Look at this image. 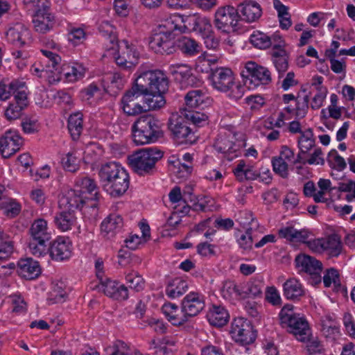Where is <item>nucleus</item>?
I'll return each mask as SVG.
<instances>
[{
	"label": "nucleus",
	"instance_id": "obj_35",
	"mask_svg": "<svg viewBox=\"0 0 355 355\" xmlns=\"http://www.w3.org/2000/svg\"><path fill=\"white\" fill-rule=\"evenodd\" d=\"M86 69L85 67L78 62L65 64L62 67L63 76L68 82H76L84 77Z\"/></svg>",
	"mask_w": 355,
	"mask_h": 355
},
{
	"label": "nucleus",
	"instance_id": "obj_2",
	"mask_svg": "<svg viewBox=\"0 0 355 355\" xmlns=\"http://www.w3.org/2000/svg\"><path fill=\"white\" fill-rule=\"evenodd\" d=\"M132 132L136 145L154 143L163 135L159 121L151 114L139 117L132 125Z\"/></svg>",
	"mask_w": 355,
	"mask_h": 355
},
{
	"label": "nucleus",
	"instance_id": "obj_40",
	"mask_svg": "<svg viewBox=\"0 0 355 355\" xmlns=\"http://www.w3.org/2000/svg\"><path fill=\"white\" fill-rule=\"evenodd\" d=\"M24 6L33 15H39L51 12V3L49 0H24Z\"/></svg>",
	"mask_w": 355,
	"mask_h": 355
},
{
	"label": "nucleus",
	"instance_id": "obj_53",
	"mask_svg": "<svg viewBox=\"0 0 355 355\" xmlns=\"http://www.w3.org/2000/svg\"><path fill=\"white\" fill-rule=\"evenodd\" d=\"M263 284L260 281H250L242 290L243 297H257L262 293Z\"/></svg>",
	"mask_w": 355,
	"mask_h": 355
},
{
	"label": "nucleus",
	"instance_id": "obj_39",
	"mask_svg": "<svg viewBox=\"0 0 355 355\" xmlns=\"http://www.w3.org/2000/svg\"><path fill=\"white\" fill-rule=\"evenodd\" d=\"M144 103L146 105L147 110H156L162 108L166 104V100L164 97V93L160 92H142Z\"/></svg>",
	"mask_w": 355,
	"mask_h": 355
},
{
	"label": "nucleus",
	"instance_id": "obj_10",
	"mask_svg": "<svg viewBox=\"0 0 355 355\" xmlns=\"http://www.w3.org/2000/svg\"><path fill=\"white\" fill-rule=\"evenodd\" d=\"M168 129L173 138L178 144H193L196 141V137L194 132L181 116L170 119Z\"/></svg>",
	"mask_w": 355,
	"mask_h": 355
},
{
	"label": "nucleus",
	"instance_id": "obj_21",
	"mask_svg": "<svg viewBox=\"0 0 355 355\" xmlns=\"http://www.w3.org/2000/svg\"><path fill=\"white\" fill-rule=\"evenodd\" d=\"M240 20L248 23L257 21L262 15L261 6L254 1H245L237 7Z\"/></svg>",
	"mask_w": 355,
	"mask_h": 355
},
{
	"label": "nucleus",
	"instance_id": "obj_45",
	"mask_svg": "<svg viewBox=\"0 0 355 355\" xmlns=\"http://www.w3.org/2000/svg\"><path fill=\"white\" fill-rule=\"evenodd\" d=\"M50 241L30 239V252L36 257H44L50 252Z\"/></svg>",
	"mask_w": 355,
	"mask_h": 355
},
{
	"label": "nucleus",
	"instance_id": "obj_42",
	"mask_svg": "<svg viewBox=\"0 0 355 355\" xmlns=\"http://www.w3.org/2000/svg\"><path fill=\"white\" fill-rule=\"evenodd\" d=\"M75 221L76 217L73 212L69 210L60 212L54 218L57 227L63 232L70 230Z\"/></svg>",
	"mask_w": 355,
	"mask_h": 355
},
{
	"label": "nucleus",
	"instance_id": "obj_26",
	"mask_svg": "<svg viewBox=\"0 0 355 355\" xmlns=\"http://www.w3.org/2000/svg\"><path fill=\"white\" fill-rule=\"evenodd\" d=\"M283 295L287 300L298 302L305 296L306 291L298 279L290 278L283 284Z\"/></svg>",
	"mask_w": 355,
	"mask_h": 355
},
{
	"label": "nucleus",
	"instance_id": "obj_60",
	"mask_svg": "<svg viewBox=\"0 0 355 355\" xmlns=\"http://www.w3.org/2000/svg\"><path fill=\"white\" fill-rule=\"evenodd\" d=\"M15 80L6 84L4 81L0 82V101H4L10 98L16 85Z\"/></svg>",
	"mask_w": 355,
	"mask_h": 355
},
{
	"label": "nucleus",
	"instance_id": "obj_20",
	"mask_svg": "<svg viewBox=\"0 0 355 355\" xmlns=\"http://www.w3.org/2000/svg\"><path fill=\"white\" fill-rule=\"evenodd\" d=\"M205 303L200 294L190 293L182 302V311L187 318L197 315L204 308Z\"/></svg>",
	"mask_w": 355,
	"mask_h": 355
},
{
	"label": "nucleus",
	"instance_id": "obj_25",
	"mask_svg": "<svg viewBox=\"0 0 355 355\" xmlns=\"http://www.w3.org/2000/svg\"><path fill=\"white\" fill-rule=\"evenodd\" d=\"M17 272L22 278L31 280L41 274L39 263L31 258L21 259L18 261Z\"/></svg>",
	"mask_w": 355,
	"mask_h": 355
},
{
	"label": "nucleus",
	"instance_id": "obj_54",
	"mask_svg": "<svg viewBox=\"0 0 355 355\" xmlns=\"http://www.w3.org/2000/svg\"><path fill=\"white\" fill-rule=\"evenodd\" d=\"M79 159L74 153H68L62 159V165L66 171L75 173L79 169Z\"/></svg>",
	"mask_w": 355,
	"mask_h": 355
},
{
	"label": "nucleus",
	"instance_id": "obj_55",
	"mask_svg": "<svg viewBox=\"0 0 355 355\" xmlns=\"http://www.w3.org/2000/svg\"><path fill=\"white\" fill-rule=\"evenodd\" d=\"M108 355H129V347L122 340H116L112 346L107 347Z\"/></svg>",
	"mask_w": 355,
	"mask_h": 355
},
{
	"label": "nucleus",
	"instance_id": "obj_7",
	"mask_svg": "<svg viewBox=\"0 0 355 355\" xmlns=\"http://www.w3.org/2000/svg\"><path fill=\"white\" fill-rule=\"evenodd\" d=\"M241 76L245 79V85L254 84V86L259 85H268L271 80L270 71L264 67L258 65L256 62L252 61L247 62L245 64L243 69L241 71Z\"/></svg>",
	"mask_w": 355,
	"mask_h": 355
},
{
	"label": "nucleus",
	"instance_id": "obj_57",
	"mask_svg": "<svg viewBox=\"0 0 355 355\" xmlns=\"http://www.w3.org/2000/svg\"><path fill=\"white\" fill-rule=\"evenodd\" d=\"M25 108L21 107L20 105L11 103L6 107L4 116L8 121H13L19 119L22 115L23 110Z\"/></svg>",
	"mask_w": 355,
	"mask_h": 355
},
{
	"label": "nucleus",
	"instance_id": "obj_56",
	"mask_svg": "<svg viewBox=\"0 0 355 355\" xmlns=\"http://www.w3.org/2000/svg\"><path fill=\"white\" fill-rule=\"evenodd\" d=\"M240 248L244 250H250L253 245L252 227H248L245 232L237 239Z\"/></svg>",
	"mask_w": 355,
	"mask_h": 355
},
{
	"label": "nucleus",
	"instance_id": "obj_31",
	"mask_svg": "<svg viewBox=\"0 0 355 355\" xmlns=\"http://www.w3.org/2000/svg\"><path fill=\"white\" fill-rule=\"evenodd\" d=\"M181 21L176 17H169L159 25V32H163L164 34L175 38V36L182 33H184L187 26L182 25Z\"/></svg>",
	"mask_w": 355,
	"mask_h": 355
},
{
	"label": "nucleus",
	"instance_id": "obj_19",
	"mask_svg": "<svg viewBox=\"0 0 355 355\" xmlns=\"http://www.w3.org/2000/svg\"><path fill=\"white\" fill-rule=\"evenodd\" d=\"M6 36L8 42L19 47L28 44L31 40L30 31L21 23L10 27Z\"/></svg>",
	"mask_w": 355,
	"mask_h": 355
},
{
	"label": "nucleus",
	"instance_id": "obj_6",
	"mask_svg": "<svg viewBox=\"0 0 355 355\" xmlns=\"http://www.w3.org/2000/svg\"><path fill=\"white\" fill-rule=\"evenodd\" d=\"M230 334L232 339L243 346L254 343L257 337L250 322L243 318H237L233 320Z\"/></svg>",
	"mask_w": 355,
	"mask_h": 355
},
{
	"label": "nucleus",
	"instance_id": "obj_51",
	"mask_svg": "<svg viewBox=\"0 0 355 355\" xmlns=\"http://www.w3.org/2000/svg\"><path fill=\"white\" fill-rule=\"evenodd\" d=\"M327 162L329 166L338 171H343L346 166V162L343 157L338 155L336 150H331L327 156Z\"/></svg>",
	"mask_w": 355,
	"mask_h": 355
},
{
	"label": "nucleus",
	"instance_id": "obj_63",
	"mask_svg": "<svg viewBox=\"0 0 355 355\" xmlns=\"http://www.w3.org/2000/svg\"><path fill=\"white\" fill-rule=\"evenodd\" d=\"M245 89V87L244 85L236 83L234 80L231 89L227 92H229L228 97L234 101H238L243 96Z\"/></svg>",
	"mask_w": 355,
	"mask_h": 355
},
{
	"label": "nucleus",
	"instance_id": "obj_50",
	"mask_svg": "<svg viewBox=\"0 0 355 355\" xmlns=\"http://www.w3.org/2000/svg\"><path fill=\"white\" fill-rule=\"evenodd\" d=\"M221 293L224 298L230 300L234 297H242V291L239 288L236 284L232 281L224 282L221 288Z\"/></svg>",
	"mask_w": 355,
	"mask_h": 355
},
{
	"label": "nucleus",
	"instance_id": "obj_33",
	"mask_svg": "<svg viewBox=\"0 0 355 355\" xmlns=\"http://www.w3.org/2000/svg\"><path fill=\"white\" fill-rule=\"evenodd\" d=\"M227 311L220 305H213L207 314V318L210 324L216 327L225 325L229 320Z\"/></svg>",
	"mask_w": 355,
	"mask_h": 355
},
{
	"label": "nucleus",
	"instance_id": "obj_1",
	"mask_svg": "<svg viewBox=\"0 0 355 355\" xmlns=\"http://www.w3.org/2000/svg\"><path fill=\"white\" fill-rule=\"evenodd\" d=\"M76 184L80 189L68 191L60 199V205L72 212L84 205L96 207L99 193L95 181L88 177H83L77 179Z\"/></svg>",
	"mask_w": 355,
	"mask_h": 355
},
{
	"label": "nucleus",
	"instance_id": "obj_28",
	"mask_svg": "<svg viewBox=\"0 0 355 355\" xmlns=\"http://www.w3.org/2000/svg\"><path fill=\"white\" fill-rule=\"evenodd\" d=\"M130 184L129 175L125 170L105 189L110 196L119 197L128 190Z\"/></svg>",
	"mask_w": 355,
	"mask_h": 355
},
{
	"label": "nucleus",
	"instance_id": "obj_24",
	"mask_svg": "<svg viewBox=\"0 0 355 355\" xmlns=\"http://www.w3.org/2000/svg\"><path fill=\"white\" fill-rule=\"evenodd\" d=\"M71 243L64 237H58L50 245V256L55 261L68 259L71 255Z\"/></svg>",
	"mask_w": 355,
	"mask_h": 355
},
{
	"label": "nucleus",
	"instance_id": "obj_34",
	"mask_svg": "<svg viewBox=\"0 0 355 355\" xmlns=\"http://www.w3.org/2000/svg\"><path fill=\"white\" fill-rule=\"evenodd\" d=\"M189 288L188 282L180 277L170 280L166 286V295L171 299L182 296Z\"/></svg>",
	"mask_w": 355,
	"mask_h": 355
},
{
	"label": "nucleus",
	"instance_id": "obj_48",
	"mask_svg": "<svg viewBox=\"0 0 355 355\" xmlns=\"http://www.w3.org/2000/svg\"><path fill=\"white\" fill-rule=\"evenodd\" d=\"M214 146L218 153L224 154H231L236 151V149L235 148V144L227 136L218 137L216 139Z\"/></svg>",
	"mask_w": 355,
	"mask_h": 355
},
{
	"label": "nucleus",
	"instance_id": "obj_27",
	"mask_svg": "<svg viewBox=\"0 0 355 355\" xmlns=\"http://www.w3.org/2000/svg\"><path fill=\"white\" fill-rule=\"evenodd\" d=\"M30 239L51 241V232L47 221L43 218L35 220L29 229Z\"/></svg>",
	"mask_w": 355,
	"mask_h": 355
},
{
	"label": "nucleus",
	"instance_id": "obj_18",
	"mask_svg": "<svg viewBox=\"0 0 355 355\" xmlns=\"http://www.w3.org/2000/svg\"><path fill=\"white\" fill-rule=\"evenodd\" d=\"M139 53L135 46L123 41L119 46V55L116 57V62L123 69H131L138 63Z\"/></svg>",
	"mask_w": 355,
	"mask_h": 355
},
{
	"label": "nucleus",
	"instance_id": "obj_4",
	"mask_svg": "<svg viewBox=\"0 0 355 355\" xmlns=\"http://www.w3.org/2000/svg\"><path fill=\"white\" fill-rule=\"evenodd\" d=\"M135 84L142 92L166 93L168 89L167 76L160 70L146 71L138 74Z\"/></svg>",
	"mask_w": 355,
	"mask_h": 355
},
{
	"label": "nucleus",
	"instance_id": "obj_52",
	"mask_svg": "<svg viewBox=\"0 0 355 355\" xmlns=\"http://www.w3.org/2000/svg\"><path fill=\"white\" fill-rule=\"evenodd\" d=\"M309 96L306 94L304 96L298 95L295 99V116L298 119L304 118L309 108Z\"/></svg>",
	"mask_w": 355,
	"mask_h": 355
},
{
	"label": "nucleus",
	"instance_id": "obj_30",
	"mask_svg": "<svg viewBox=\"0 0 355 355\" xmlns=\"http://www.w3.org/2000/svg\"><path fill=\"white\" fill-rule=\"evenodd\" d=\"M123 224V219L121 216L116 214H110L101 223V233L104 236L112 237L115 232L121 229Z\"/></svg>",
	"mask_w": 355,
	"mask_h": 355
},
{
	"label": "nucleus",
	"instance_id": "obj_64",
	"mask_svg": "<svg viewBox=\"0 0 355 355\" xmlns=\"http://www.w3.org/2000/svg\"><path fill=\"white\" fill-rule=\"evenodd\" d=\"M202 38L207 49H216L219 46L220 40L216 36L213 30L209 33L203 36Z\"/></svg>",
	"mask_w": 355,
	"mask_h": 355
},
{
	"label": "nucleus",
	"instance_id": "obj_17",
	"mask_svg": "<svg viewBox=\"0 0 355 355\" xmlns=\"http://www.w3.org/2000/svg\"><path fill=\"white\" fill-rule=\"evenodd\" d=\"M150 48L156 53L162 55L172 54L175 51V38L158 32L150 37L149 41Z\"/></svg>",
	"mask_w": 355,
	"mask_h": 355
},
{
	"label": "nucleus",
	"instance_id": "obj_13",
	"mask_svg": "<svg viewBox=\"0 0 355 355\" xmlns=\"http://www.w3.org/2000/svg\"><path fill=\"white\" fill-rule=\"evenodd\" d=\"M24 144V139L17 130H9L0 137V153L3 158L15 154Z\"/></svg>",
	"mask_w": 355,
	"mask_h": 355
},
{
	"label": "nucleus",
	"instance_id": "obj_47",
	"mask_svg": "<svg viewBox=\"0 0 355 355\" xmlns=\"http://www.w3.org/2000/svg\"><path fill=\"white\" fill-rule=\"evenodd\" d=\"M125 279L128 287L135 292H140L144 289L145 280L138 272L132 270L125 274Z\"/></svg>",
	"mask_w": 355,
	"mask_h": 355
},
{
	"label": "nucleus",
	"instance_id": "obj_36",
	"mask_svg": "<svg viewBox=\"0 0 355 355\" xmlns=\"http://www.w3.org/2000/svg\"><path fill=\"white\" fill-rule=\"evenodd\" d=\"M177 46L187 56H195L202 51L201 45L194 39L188 37L178 39Z\"/></svg>",
	"mask_w": 355,
	"mask_h": 355
},
{
	"label": "nucleus",
	"instance_id": "obj_9",
	"mask_svg": "<svg viewBox=\"0 0 355 355\" xmlns=\"http://www.w3.org/2000/svg\"><path fill=\"white\" fill-rule=\"evenodd\" d=\"M168 69L173 75L175 82L182 89L189 87L198 86L201 83L200 80L193 74L191 67L187 64H171Z\"/></svg>",
	"mask_w": 355,
	"mask_h": 355
},
{
	"label": "nucleus",
	"instance_id": "obj_12",
	"mask_svg": "<svg viewBox=\"0 0 355 355\" xmlns=\"http://www.w3.org/2000/svg\"><path fill=\"white\" fill-rule=\"evenodd\" d=\"M209 79L215 89L224 93H227L231 89L235 80L233 71L227 67L210 69Z\"/></svg>",
	"mask_w": 355,
	"mask_h": 355
},
{
	"label": "nucleus",
	"instance_id": "obj_59",
	"mask_svg": "<svg viewBox=\"0 0 355 355\" xmlns=\"http://www.w3.org/2000/svg\"><path fill=\"white\" fill-rule=\"evenodd\" d=\"M6 206L3 205L4 214L10 218H14L21 211V205L15 200H10L9 202H5Z\"/></svg>",
	"mask_w": 355,
	"mask_h": 355
},
{
	"label": "nucleus",
	"instance_id": "obj_15",
	"mask_svg": "<svg viewBox=\"0 0 355 355\" xmlns=\"http://www.w3.org/2000/svg\"><path fill=\"white\" fill-rule=\"evenodd\" d=\"M135 84L127 91L121 99L123 110L128 116L139 115L147 110L146 106H142L137 101L141 96V91Z\"/></svg>",
	"mask_w": 355,
	"mask_h": 355
},
{
	"label": "nucleus",
	"instance_id": "obj_62",
	"mask_svg": "<svg viewBox=\"0 0 355 355\" xmlns=\"http://www.w3.org/2000/svg\"><path fill=\"white\" fill-rule=\"evenodd\" d=\"M13 252L12 243L6 236L0 241V259L8 258Z\"/></svg>",
	"mask_w": 355,
	"mask_h": 355
},
{
	"label": "nucleus",
	"instance_id": "obj_22",
	"mask_svg": "<svg viewBox=\"0 0 355 355\" xmlns=\"http://www.w3.org/2000/svg\"><path fill=\"white\" fill-rule=\"evenodd\" d=\"M32 23L35 32L46 34L53 31L57 26V19L52 12L39 15H32Z\"/></svg>",
	"mask_w": 355,
	"mask_h": 355
},
{
	"label": "nucleus",
	"instance_id": "obj_11",
	"mask_svg": "<svg viewBox=\"0 0 355 355\" xmlns=\"http://www.w3.org/2000/svg\"><path fill=\"white\" fill-rule=\"evenodd\" d=\"M92 289L103 292L107 297L116 300H125L128 298V287L107 277L101 279L98 284L92 287Z\"/></svg>",
	"mask_w": 355,
	"mask_h": 355
},
{
	"label": "nucleus",
	"instance_id": "obj_49",
	"mask_svg": "<svg viewBox=\"0 0 355 355\" xmlns=\"http://www.w3.org/2000/svg\"><path fill=\"white\" fill-rule=\"evenodd\" d=\"M250 40L254 47L260 49H267L272 44L271 38L260 31H257L252 34Z\"/></svg>",
	"mask_w": 355,
	"mask_h": 355
},
{
	"label": "nucleus",
	"instance_id": "obj_46",
	"mask_svg": "<svg viewBox=\"0 0 355 355\" xmlns=\"http://www.w3.org/2000/svg\"><path fill=\"white\" fill-rule=\"evenodd\" d=\"M206 92L202 89H193L187 92L184 96L187 106L196 108L204 103Z\"/></svg>",
	"mask_w": 355,
	"mask_h": 355
},
{
	"label": "nucleus",
	"instance_id": "obj_16",
	"mask_svg": "<svg viewBox=\"0 0 355 355\" xmlns=\"http://www.w3.org/2000/svg\"><path fill=\"white\" fill-rule=\"evenodd\" d=\"M294 151L287 146H282L278 156L273 157L271 162L273 171L282 178L288 177V162L293 163Z\"/></svg>",
	"mask_w": 355,
	"mask_h": 355
},
{
	"label": "nucleus",
	"instance_id": "obj_37",
	"mask_svg": "<svg viewBox=\"0 0 355 355\" xmlns=\"http://www.w3.org/2000/svg\"><path fill=\"white\" fill-rule=\"evenodd\" d=\"M162 311L168 320L175 326L182 325L187 321L183 312H179L178 307L174 304H165Z\"/></svg>",
	"mask_w": 355,
	"mask_h": 355
},
{
	"label": "nucleus",
	"instance_id": "obj_8",
	"mask_svg": "<svg viewBox=\"0 0 355 355\" xmlns=\"http://www.w3.org/2000/svg\"><path fill=\"white\" fill-rule=\"evenodd\" d=\"M295 266L300 271L310 275L309 282L312 285H318L321 282L322 263L315 257L306 254H299L295 257Z\"/></svg>",
	"mask_w": 355,
	"mask_h": 355
},
{
	"label": "nucleus",
	"instance_id": "obj_58",
	"mask_svg": "<svg viewBox=\"0 0 355 355\" xmlns=\"http://www.w3.org/2000/svg\"><path fill=\"white\" fill-rule=\"evenodd\" d=\"M46 71L48 73L44 75V78H46L50 84H54L62 79L63 74L62 69L60 70L59 65L52 68L50 64H47Z\"/></svg>",
	"mask_w": 355,
	"mask_h": 355
},
{
	"label": "nucleus",
	"instance_id": "obj_43",
	"mask_svg": "<svg viewBox=\"0 0 355 355\" xmlns=\"http://www.w3.org/2000/svg\"><path fill=\"white\" fill-rule=\"evenodd\" d=\"M15 85H16L13 88L12 92L15 94V103L26 109L28 106L29 101L25 83L15 80Z\"/></svg>",
	"mask_w": 355,
	"mask_h": 355
},
{
	"label": "nucleus",
	"instance_id": "obj_32",
	"mask_svg": "<svg viewBox=\"0 0 355 355\" xmlns=\"http://www.w3.org/2000/svg\"><path fill=\"white\" fill-rule=\"evenodd\" d=\"M279 234L290 241L305 243L309 242L310 232L306 229L297 230L293 227H286L279 230Z\"/></svg>",
	"mask_w": 355,
	"mask_h": 355
},
{
	"label": "nucleus",
	"instance_id": "obj_5",
	"mask_svg": "<svg viewBox=\"0 0 355 355\" xmlns=\"http://www.w3.org/2000/svg\"><path fill=\"white\" fill-rule=\"evenodd\" d=\"M240 15L237 8L232 6L219 7L214 15L215 27L222 33H229L231 31H235Z\"/></svg>",
	"mask_w": 355,
	"mask_h": 355
},
{
	"label": "nucleus",
	"instance_id": "obj_3",
	"mask_svg": "<svg viewBox=\"0 0 355 355\" xmlns=\"http://www.w3.org/2000/svg\"><path fill=\"white\" fill-rule=\"evenodd\" d=\"M163 155V151L157 148H142L129 157L130 164L139 175H152L157 172L156 163Z\"/></svg>",
	"mask_w": 355,
	"mask_h": 355
},
{
	"label": "nucleus",
	"instance_id": "obj_29",
	"mask_svg": "<svg viewBox=\"0 0 355 355\" xmlns=\"http://www.w3.org/2000/svg\"><path fill=\"white\" fill-rule=\"evenodd\" d=\"M317 245L320 246L323 250L327 251L332 257H338L341 253L343 248L340 237L336 234L318 239Z\"/></svg>",
	"mask_w": 355,
	"mask_h": 355
},
{
	"label": "nucleus",
	"instance_id": "obj_14",
	"mask_svg": "<svg viewBox=\"0 0 355 355\" xmlns=\"http://www.w3.org/2000/svg\"><path fill=\"white\" fill-rule=\"evenodd\" d=\"M285 324L288 327V331L292 334L295 338L302 343L309 340L311 336V330L307 320L304 317L297 315L293 318H285Z\"/></svg>",
	"mask_w": 355,
	"mask_h": 355
},
{
	"label": "nucleus",
	"instance_id": "obj_41",
	"mask_svg": "<svg viewBox=\"0 0 355 355\" xmlns=\"http://www.w3.org/2000/svg\"><path fill=\"white\" fill-rule=\"evenodd\" d=\"M83 114L80 112H76L69 116L68 119V130L73 140H78L82 133Z\"/></svg>",
	"mask_w": 355,
	"mask_h": 355
},
{
	"label": "nucleus",
	"instance_id": "obj_44",
	"mask_svg": "<svg viewBox=\"0 0 355 355\" xmlns=\"http://www.w3.org/2000/svg\"><path fill=\"white\" fill-rule=\"evenodd\" d=\"M315 140L311 128H308L301 132V135L297 139L299 149L307 153L315 146Z\"/></svg>",
	"mask_w": 355,
	"mask_h": 355
},
{
	"label": "nucleus",
	"instance_id": "obj_61",
	"mask_svg": "<svg viewBox=\"0 0 355 355\" xmlns=\"http://www.w3.org/2000/svg\"><path fill=\"white\" fill-rule=\"evenodd\" d=\"M339 282V274L337 270L334 268H329L327 270L326 273L323 277V284L325 287L328 288L332 283L336 284H338Z\"/></svg>",
	"mask_w": 355,
	"mask_h": 355
},
{
	"label": "nucleus",
	"instance_id": "obj_38",
	"mask_svg": "<svg viewBox=\"0 0 355 355\" xmlns=\"http://www.w3.org/2000/svg\"><path fill=\"white\" fill-rule=\"evenodd\" d=\"M321 331L328 338L335 339L339 334V324L334 316L324 315L321 320Z\"/></svg>",
	"mask_w": 355,
	"mask_h": 355
},
{
	"label": "nucleus",
	"instance_id": "obj_23",
	"mask_svg": "<svg viewBox=\"0 0 355 355\" xmlns=\"http://www.w3.org/2000/svg\"><path fill=\"white\" fill-rule=\"evenodd\" d=\"M125 169L114 162L103 164L98 171L100 181L104 190Z\"/></svg>",
	"mask_w": 355,
	"mask_h": 355
}]
</instances>
